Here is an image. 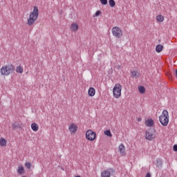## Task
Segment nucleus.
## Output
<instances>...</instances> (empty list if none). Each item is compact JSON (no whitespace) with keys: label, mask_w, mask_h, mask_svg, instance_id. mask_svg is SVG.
I'll return each instance as SVG.
<instances>
[{"label":"nucleus","mask_w":177,"mask_h":177,"mask_svg":"<svg viewBox=\"0 0 177 177\" xmlns=\"http://www.w3.org/2000/svg\"><path fill=\"white\" fill-rule=\"evenodd\" d=\"M31 129L34 131V132H37L38 129H39V127H38V124L35 122L31 124Z\"/></svg>","instance_id":"nucleus-12"},{"label":"nucleus","mask_w":177,"mask_h":177,"mask_svg":"<svg viewBox=\"0 0 177 177\" xmlns=\"http://www.w3.org/2000/svg\"><path fill=\"white\" fill-rule=\"evenodd\" d=\"M146 177H151V174H150V173H147L146 174Z\"/></svg>","instance_id":"nucleus-29"},{"label":"nucleus","mask_w":177,"mask_h":177,"mask_svg":"<svg viewBox=\"0 0 177 177\" xmlns=\"http://www.w3.org/2000/svg\"><path fill=\"white\" fill-rule=\"evenodd\" d=\"M131 75H132V77H133L134 78H136V77H137V73H136V71H132V72H131Z\"/></svg>","instance_id":"nucleus-24"},{"label":"nucleus","mask_w":177,"mask_h":177,"mask_svg":"<svg viewBox=\"0 0 177 177\" xmlns=\"http://www.w3.org/2000/svg\"><path fill=\"white\" fill-rule=\"evenodd\" d=\"M146 127H153L154 125V121L152 119H148L145 121Z\"/></svg>","instance_id":"nucleus-11"},{"label":"nucleus","mask_w":177,"mask_h":177,"mask_svg":"<svg viewBox=\"0 0 177 177\" xmlns=\"http://www.w3.org/2000/svg\"><path fill=\"white\" fill-rule=\"evenodd\" d=\"M175 71H176L175 75H176V77L177 78V69H176Z\"/></svg>","instance_id":"nucleus-31"},{"label":"nucleus","mask_w":177,"mask_h":177,"mask_svg":"<svg viewBox=\"0 0 177 177\" xmlns=\"http://www.w3.org/2000/svg\"><path fill=\"white\" fill-rule=\"evenodd\" d=\"M17 172L19 175H23L24 174V167L19 166L17 169Z\"/></svg>","instance_id":"nucleus-17"},{"label":"nucleus","mask_w":177,"mask_h":177,"mask_svg":"<svg viewBox=\"0 0 177 177\" xmlns=\"http://www.w3.org/2000/svg\"><path fill=\"white\" fill-rule=\"evenodd\" d=\"M111 171V169H109L108 170H104L101 173V177H110L111 176V173L110 172Z\"/></svg>","instance_id":"nucleus-10"},{"label":"nucleus","mask_w":177,"mask_h":177,"mask_svg":"<svg viewBox=\"0 0 177 177\" xmlns=\"http://www.w3.org/2000/svg\"><path fill=\"white\" fill-rule=\"evenodd\" d=\"M156 162L159 165H162V160H161V159H158Z\"/></svg>","instance_id":"nucleus-26"},{"label":"nucleus","mask_w":177,"mask_h":177,"mask_svg":"<svg viewBox=\"0 0 177 177\" xmlns=\"http://www.w3.org/2000/svg\"><path fill=\"white\" fill-rule=\"evenodd\" d=\"M25 167L28 168V169H30L31 168V163L30 162H26L25 163Z\"/></svg>","instance_id":"nucleus-23"},{"label":"nucleus","mask_w":177,"mask_h":177,"mask_svg":"<svg viewBox=\"0 0 177 177\" xmlns=\"http://www.w3.org/2000/svg\"><path fill=\"white\" fill-rule=\"evenodd\" d=\"M71 28L72 31H77L78 30V24H75V23L71 24Z\"/></svg>","instance_id":"nucleus-16"},{"label":"nucleus","mask_w":177,"mask_h":177,"mask_svg":"<svg viewBox=\"0 0 177 177\" xmlns=\"http://www.w3.org/2000/svg\"><path fill=\"white\" fill-rule=\"evenodd\" d=\"M39 10L38 7L35 6L33 11L30 12L29 15V18L28 19V26H32L35 21H37V19H38Z\"/></svg>","instance_id":"nucleus-1"},{"label":"nucleus","mask_w":177,"mask_h":177,"mask_svg":"<svg viewBox=\"0 0 177 177\" xmlns=\"http://www.w3.org/2000/svg\"><path fill=\"white\" fill-rule=\"evenodd\" d=\"M109 2L111 8H114V6H115V1H114V0H109Z\"/></svg>","instance_id":"nucleus-22"},{"label":"nucleus","mask_w":177,"mask_h":177,"mask_svg":"<svg viewBox=\"0 0 177 177\" xmlns=\"http://www.w3.org/2000/svg\"><path fill=\"white\" fill-rule=\"evenodd\" d=\"M137 121H138V122H140V121H142V119H140V118H138L137 119Z\"/></svg>","instance_id":"nucleus-30"},{"label":"nucleus","mask_w":177,"mask_h":177,"mask_svg":"<svg viewBox=\"0 0 177 177\" xmlns=\"http://www.w3.org/2000/svg\"><path fill=\"white\" fill-rule=\"evenodd\" d=\"M138 91L140 92V93H145V92H146V88H145V86H139Z\"/></svg>","instance_id":"nucleus-20"},{"label":"nucleus","mask_w":177,"mask_h":177,"mask_svg":"<svg viewBox=\"0 0 177 177\" xmlns=\"http://www.w3.org/2000/svg\"><path fill=\"white\" fill-rule=\"evenodd\" d=\"M13 71H15V66L10 64L1 67L0 73L1 75H9V74H12Z\"/></svg>","instance_id":"nucleus-3"},{"label":"nucleus","mask_w":177,"mask_h":177,"mask_svg":"<svg viewBox=\"0 0 177 177\" xmlns=\"http://www.w3.org/2000/svg\"><path fill=\"white\" fill-rule=\"evenodd\" d=\"M145 138L147 139V140H153V139L156 138V136L152 133H150V131H146Z\"/></svg>","instance_id":"nucleus-7"},{"label":"nucleus","mask_w":177,"mask_h":177,"mask_svg":"<svg viewBox=\"0 0 177 177\" xmlns=\"http://www.w3.org/2000/svg\"><path fill=\"white\" fill-rule=\"evenodd\" d=\"M120 154L122 156H126L127 153L125 152V146L124 144H120L118 147Z\"/></svg>","instance_id":"nucleus-8"},{"label":"nucleus","mask_w":177,"mask_h":177,"mask_svg":"<svg viewBox=\"0 0 177 177\" xmlns=\"http://www.w3.org/2000/svg\"><path fill=\"white\" fill-rule=\"evenodd\" d=\"M162 49H164V46H162V45L161 44L157 45L156 47V51L158 53L162 52Z\"/></svg>","instance_id":"nucleus-14"},{"label":"nucleus","mask_w":177,"mask_h":177,"mask_svg":"<svg viewBox=\"0 0 177 177\" xmlns=\"http://www.w3.org/2000/svg\"><path fill=\"white\" fill-rule=\"evenodd\" d=\"M112 35L115 37V38H122V30L118 26H114L111 29Z\"/></svg>","instance_id":"nucleus-5"},{"label":"nucleus","mask_w":177,"mask_h":177,"mask_svg":"<svg viewBox=\"0 0 177 177\" xmlns=\"http://www.w3.org/2000/svg\"><path fill=\"white\" fill-rule=\"evenodd\" d=\"M88 95L89 96H93L95 93H96V91L95 90L94 88L90 87L88 91Z\"/></svg>","instance_id":"nucleus-13"},{"label":"nucleus","mask_w":177,"mask_h":177,"mask_svg":"<svg viewBox=\"0 0 177 177\" xmlns=\"http://www.w3.org/2000/svg\"><path fill=\"white\" fill-rule=\"evenodd\" d=\"M118 68H120V66H118Z\"/></svg>","instance_id":"nucleus-32"},{"label":"nucleus","mask_w":177,"mask_h":177,"mask_svg":"<svg viewBox=\"0 0 177 177\" xmlns=\"http://www.w3.org/2000/svg\"><path fill=\"white\" fill-rule=\"evenodd\" d=\"M104 135H106V136H109V138H111V136H113V134H111V131H110V130L105 131Z\"/></svg>","instance_id":"nucleus-21"},{"label":"nucleus","mask_w":177,"mask_h":177,"mask_svg":"<svg viewBox=\"0 0 177 177\" xmlns=\"http://www.w3.org/2000/svg\"><path fill=\"white\" fill-rule=\"evenodd\" d=\"M156 20L159 23H162V21H164V17L161 15H159L156 17Z\"/></svg>","instance_id":"nucleus-19"},{"label":"nucleus","mask_w":177,"mask_h":177,"mask_svg":"<svg viewBox=\"0 0 177 177\" xmlns=\"http://www.w3.org/2000/svg\"><path fill=\"white\" fill-rule=\"evenodd\" d=\"M159 121L163 127L168 125L169 122V113H168V111H162V114L159 116Z\"/></svg>","instance_id":"nucleus-2"},{"label":"nucleus","mask_w":177,"mask_h":177,"mask_svg":"<svg viewBox=\"0 0 177 177\" xmlns=\"http://www.w3.org/2000/svg\"><path fill=\"white\" fill-rule=\"evenodd\" d=\"M173 149L174 151H177V145H174Z\"/></svg>","instance_id":"nucleus-28"},{"label":"nucleus","mask_w":177,"mask_h":177,"mask_svg":"<svg viewBox=\"0 0 177 177\" xmlns=\"http://www.w3.org/2000/svg\"><path fill=\"white\" fill-rule=\"evenodd\" d=\"M122 89V86L120 84H116L113 88V97L115 99H120L121 96V91Z\"/></svg>","instance_id":"nucleus-4"},{"label":"nucleus","mask_w":177,"mask_h":177,"mask_svg":"<svg viewBox=\"0 0 177 177\" xmlns=\"http://www.w3.org/2000/svg\"><path fill=\"white\" fill-rule=\"evenodd\" d=\"M102 5H106L107 3V0H100Z\"/></svg>","instance_id":"nucleus-25"},{"label":"nucleus","mask_w":177,"mask_h":177,"mask_svg":"<svg viewBox=\"0 0 177 177\" xmlns=\"http://www.w3.org/2000/svg\"><path fill=\"white\" fill-rule=\"evenodd\" d=\"M23 67H21V66H18L16 68V72L18 73L19 74H23Z\"/></svg>","instance_id":"nucleus-18"},{"label":"nucleus","mask_w":177,"mask_h":177,"mask_svg":"<svg viewBox=\"0 0 177 177\" xmlns=\"http://www.w3.org/2000/svg\"><path fill=\"white\" fill-rule=\"evenodd\" d=\"M6 139L3 138H0V146H1V147H5V146H6Z\"/></svg>","instance_id":"nucleus-15"},{"label":"nucleus","mask_w":177,"mask_h":177,"mask_svg":"<svg viewBox=\"0 0 177 177\" xmlns=\"http://www.w3.org/2000/svg\"><path fill=\"white\" fill-rule=\"evenodd\" d=\"M102 13V12H100V10H97L95 14V17H97V16H100V15Z\"/></svg>","instance_id":"nucleus-27"},{"label":"nucleus","mask_w":177,"mask_h":177,"mask_svg":"<svg viewBox=\"0 0 177 177\" xmlns=\"http://www.w3.org/2000/svg\"><path fill=\"white\" fill-rule=\"evenodd\" d=\"M86 138L87 140H95L96 139V133L92 130H88L86 132Z\"/></svg>","instance_id":"nucleus-6"},{"label":"nucleus","mask_w":177,"mask_h":177,"mask_svg":"<svg viewBox=\"0 0 177 177\" xmlns=\"http://www.w3.org/2000/svg\"><path fill=\"white\" fill-rule=\"evenodd\" d=\"M68 129L71 133H75V132H77V125L75 124H71Z\"/></svg>","instance_id":"nucleus-9"}]
</instances>
